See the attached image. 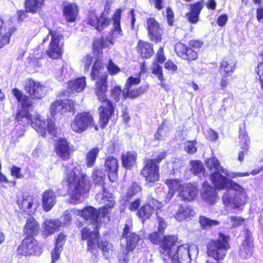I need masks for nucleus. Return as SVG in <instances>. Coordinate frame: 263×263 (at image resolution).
<instances>
[{
	"label": "nucleus",
	"mask_w": 263,
	"mask_h": 263,
	"mask_svg": "<svg viewBox=\"0 0 263 263\" xmlns=\"http://www.w3.org/2000/svg\"><path fill=\"white\" fill-rule=\"evenodd\" d=\"M99 151L98 147H95L87 153L86 156V163L88 167L93 166Z\"/></svg>",
	"instance_id": "43"
},
{
	"label": "nucleus",
	"mask_w": 263,
	"mask_h": 263,
	"mask_svg": "<svg viewBox=\"0 0 263 263\" xmlns=\"http://www.w3.org/2000/svg\"><path fill=\"white\" fill-rule=\"evenodd\" d=\"M45 0H26L25 9L27 12L35 13L40 11L44 5Z\"/></svg>",
	"instance_id": "35"
},
{
	"label": "nucleus",
	"mask_w": 263,
	"mask_h": 263,
	"mask_svg": "<svg viewBox=\"0 0 263 263\" xmlns=\"http://www.w3.org/2000/svg\"><path fill=\"white\" fill-rule=\"evenodd\" d=\"M165 184L169 188V192L166 196L168 200L174 196V191L178 190L179 192L180 187L182 185L179 180L172 179L166 180L165 181Z\"/></svg>",
	"instance_id": "39"
},
{
	"label": "nucleus",
	"mask_w": 263,
	"mask_h": 263,
	"mask_svg": "<svg viewBox=\"0 0 263 263\" xmlns=\"http://www.w3.org/2000/svg\"><path fill=\"white\" fill-rule=\"evenodd\" d=\"M205 165L211 171L215 172L212 174L211 176V180H212V176L214 174L218 173L221 175L219 172L221 173V168H223L220 165L218 160L215 157H212L208 159L205 162ZM212 182H213V181Z\"/></svg>",
	"instance_id": "40"
},
{
	"label": "nucleus",
	"mask_w": 263,
	"mask_h": 263,
	"mask_svg": "<svg viewBox=\"0 0 263 263\" xmlns=\"http://www.w3.org/2000/svg\"><path fill=\"white\" fill-rule=\"evenodd\" d=\"M132 226V220L130 219H128L125 225V227L123 229V232L122 234V236L124 238H127V236H128L130 233H132L130 232L131 228Z\"/></svg>",
	"instance_id": "62"
},
{
	"label": "nucleus",
	"mask_w": 263,
	"mask_h": 263,
	"mask_svg": "<svg viewBox=\"0 0 263 263\" xmlns=\"http://www.w3.org/2000/svg\"><path fill=\"white\" fill-rule=\"evenodd\" d=\"M103 177L104 176L100 170H95L93 174V181L95 183H100L102 184V182L103 180Z\"/></svg>",
	"instance_id": "59"
},
{
	"label": "nucleus",
	"mask_w": 263,
	"mask_h": 263,
	"mask_svg": "<svg viewBox=\"0 0 263 263\" xmlns=\"http://www.w3.org/2000/svg\"><path fill=\"white\" fill-rule=\"evenodd\" d=\"M200 194L202 200L210 205L214 204L218 199L216 191L208 182L203 183Z\"/></svg>",
	"instance_id": "20"
},
{
	"label": "nucleus",
	"mask_w": 263,
	"mask_h": 263,
	"mask_svg": "<svg viewBox=\"0 0 263 263\" xmlns=\"http://www.w3.org/2000/svg\"><path fill=\"white\" fill-rule=\"evenodd\" d=\"M62 102L63 111L65 113L67 111H73L74 110V104L73 102L70 100L61 101Z\"/></svg>",
	"instance_id": "52"
},
{
	"label": "nucleus",
	"mask_w": 263,
	"mask_h": 263,
	"mask_svg": "<svg viewBox=\"0 0 263 263\" xmlns=\"http://www.w3.org/2000/svg\"><path fill=\"white\" fill-rule=\"evenodd\" d=\"M126 239V247L125 251H127V253H128L129 251H133L135 248L140 240V237L136 233H130Z\"/></svg>",
	"instance_id": "41"
},
{
	"label": "nucleus",
	"mask_w": 263,
	"mask_h": 263,
	"mask_svg": "<svg viewBox=\"0 0 263 263\" xmlns=\"http://www.w3.org/2000/svg\"><path fill=\"white\" fill-rule=\"evenodd\" d=\"M229 238V237L220 234L217 239L210 241L207 245L208 256L213 259L223 260L230 248Z\"/></svg>",
	"instance_id": "9"
},
{
	"label": "nucleus",
	"mask_w": 263,
	"mask_h": 263,
	"mask_svg": "<svg viewBox=\"0 0 263 263\" xmlns=\"http://www.w3.org/2000/svg\"><path fill=\"white\" fill-rule=\"evenodd\" d=\"M15 30V29L11 28L5 34L0 36V49L9 43L10 37Z\"/></svg>",
	"instance_id": "48"
},
{
	"label": "nucleus",
	"mask_w": 263,
	"mask_h": 263,
	"mask_svg": "<svg viewBox=\"0 0 263 263\" xmlns=\"http://www.w3.org/2000/svg\"><path fill=\"white\" fill-rule=\"evenodd\" d=\"M107 79V74L102 75L101 78L96 82L95 91L98 100L102 103L98 109L99 123L102 128H104L107 125L109 119L115 111V107L112 102L106 98L108 89Z\"/></svg>",
	"instance_id": "6"
},
{
	"label": "nucleus",
	"mask_w": 263,
	"mask_h": 263,
	"mask_svg": "<svg viewBox=\"0 0 263 263\" xmlns=\"http://www.w3.org/2000/svg\"><path fill=\"white\" fill-rule=\"evenodd\" d=\"M62 226V223L57 219H47L44 223V233L50 235Z\"/></svg>",
	"instance_id": "37"
},
{
	"label": "nucleus",
	"mask_w": 263,
	"mask_h": 263,
	"mask_svg": "<svg viewBox=\"0 0 263 263\" xmlns=\"http://www.w3.org/2000/svg\"><path fill=\"white\" fill-rule=\"evenodd\" d=\"M73 73L72 68L67 64L62 66V69L57 73V79L59 81H64L68 79Z\"/></svg>",
	"instance_id": "42"
},
{
	"label": "nucleus",
	"mask_w": 263,
	"mask_h": 263,
	"mask_svg": "<svg viewBox=\"0 0 263 263\" xmlns=\"http://www.w3.org/2000/svg\"><path fill=\"white\" fill-rule=\"evenodd\" d=\"M63 107L61 100L52 103L50 108L51 116H54L57 114H63Z\"/></svg>",
	"instance_id": "45"
},
{
	"label": "nucleus",
	"mask_w": 263,
	"mask_h": 263,
	"mask_svg": "<svg viewBox=\"0 0 263 263\" xmlns=\"http://www.w3.org/2000/svg\"><path fill=\"white\" fill-rule=\"evenodd\" d=\"M122 91L121 88L119 86H115L111 92V96L112 98L116 101L120 100V95Z\"/></svg>",
	"instance_id": "61"
},
{
	"label": "nucleus",
	"mask_w": 263,
	"mask_h": 263,
	"mask_svg": "<svg viewBox=\"0 0 263 263\" xmlns=\"http://www.w3.org/2000/svg\"><path fill=\"white\" fill-rule=\"evenodd\" d=\"M199 221L201 226L204 229L212 226H217L219 224V222L217 220H211L202 216L200 217Z\"/></svg>",
	"instance_id": "47"
},
{
	"label": "nucleus",
	"mask_w": 263,
	"mask_h": 263,
	"mask_svg": "<svg viewBox=\"0 0 263 263\" xmlns=\"http://www.w3.org/2000/svg\"><path fill=\"white\" fill-rule=\"evenodd\" d=\"M78 14L77 6L74 3H66L64 5V14L68 22H73Z\"/></svg>",
	"instance_id": "30"
},
{
	"label": "nucleus",
	"mask_w": 263,
	"mask_h": 263,
	"mask_svg": "<svg viewBox=\"0 0 263 263\" xmlns=\"http://www.w3.org/2000/svg\"><path fill=\"white\" fill-rule=\"evenodd\" d=\"M16 121L24 126L30 124L31 126L42 137H46L47 134L55 136L57 128L52 121L45 120L39 114L31 116L28 110H20L17 112Z\"/></svg>",
	"instance_id": "5"
},
{
	"label": "nucleus",
	"mask_w": 263,
	"mask_h": 263,
	"mask_svg": "<svg viewBox=\"0 0 263 263\" xmlns=\"http://www.w3.org/2000/svg\"><path fill=\"white\" fill-rule=\"evenodd\" d=\"M122 10L118 9L115 13L113 20L114 29L112 34L108 35L106 37L102 36L100 40H96L93 44V48L95 53L97 52L98 54H102V49L104 48H109L110 45H113L115 43V38L122 35V30L120 28V18ZM98 58L100 57L98 55Z\"/></svg>",
	"instance_id": "7"
},
{
	"label": "nucleus",
	"mask_w": 263,
	"mask_h": 263,
	"mask_svg": "<svg viewBox=\"0 0 263 263\" xmlns=\"http://www.w3.org/2000/svg\"><path fill=\"white\" fill-rule=\"evenodd\" d=\"M42 249L37 244V241L32 237L25 238L18 247L17 252L22 255H30L39 254L41 253Z\"/></svg>",
	"instance_id": "12"
},
{
	"label": "nucleus",
	"mask_w": 263,
	"mask_h": 263,
	"mask_svg": "<svg viewBox=\"0 0 263 263\" xmlns=\"http://www.w3.org/2000/svg\"><path fill=\"white\" fill-rule=\"evenodd\" d=\"M62 248H58L55 247V248L53 251L52 252L51 256H52V262L51 263H54L55 261L59 259L60 257V255L62 251Z\"/></svg>",
	"instance_id": "63"
},
{
	"label": "nucleus",
	"mask_w": 263,
	"mask_h": 263,
	"mask_svg": "<svg viewBox=\"0 0 263 263\" xmlns=\"http://www.w3.org/2000/svg\"><path fill=\"white\" fill-rule=\"evenodd\" d=\"M167 136V129L163 125L159 126L157 133L155 135L154 138L157 140L164 139Z\"/></svg>",
	"instance_id": "51"
},
{
	"label": "nucleus",
	"mask_w": 263,
	"mask_h": 263,
	"mask_svg": "<svg viewBox=\"0 0 263 263\" xmlns=\"http://www.w3.org/2000/svg\"><path fill=\"white\" fill-rule=\"evenodd\" d=\"M86 86V78L84 77L78 78L74 81H70L67 84V87L69 92L72 93L82 92Z\"/></svg>",
	"instance_id": "31"
},
{
	"label": "nucleus",
	"mask_w": 263,
	"mask_h": 263,
	"mask_svg": "<svg viewBox=\"0 0 263 263\" xmlns=\"http://www.w3.org/2000/svg\"><path fill=\"white\" fill-rule=\"evenodd\" d=\"M236 61L233 57L224 58L220 63L219 72L221 76H231L235 71Z\"/></svg>",
	"instance_id": "25"
},
{
	"label": "nucleus",
	"mask_w": 263,
	"mask_h": 263,
	"mask_svg": "<svg viewBox=\"0 0 263 263\" xmlns=\"http://www.w3.org/2000/svg\"><path fill=\"white\" fill-rule=\"evenodd\" d=\"M152 73L155 75L159 80L164 81V78L163 74L162 68L157 62H154L152 67Z\"/></svg>",
	"instance_id": "46"
},
{
	"label": "nucleus",
	"mask_w": 263,
	"mask_h": 263,
	"mask_svg": "<svg viewBox=\"0 0 263 263\" xmlns=\"http://www.w3.org/2000/svg\"><path fill=\"white\" fill-rule=\"evenodd\" d=\"M141 190V187L137 183H133L127 191V196L128 197H132L137 193L140 192Z\"/></svg>",
	"instance_id": "53"
},
{
	"label": "nucleus",
	"mask_w": 263,
	"mask_h": 263,
	"mask_svg": "<svg viewBox=\"0 0 263 263\" xmlns=\"http://www.w3.org/2000/svg\"><path fill=\"white\" fill-rule=\"evenodd\" d=\"M140 81L139 75L138 77L134 78L130 77L127 79L125 84V87L122 91V96L124 99L127 98L131 99L136 98L144 92L141 87L135 89H131L132 85H138L140 83Z\"/></svg>",
	"instance_id": "18"
},
{
	"label": "nucleus",
	"mask_w": 263,
	"mask_h": 263,
	"mask_svg": "<svg viewBox=\"0 0 263 263\" xmlns=\"http://www.w3.org/2000/svg\"><path fill=\"white\" fill-rule=\"evenodd\" d=\"M165 236H163L162 238L160 237V235L157 232H155L149 234V239L150 241L154 244H159L161 247V243ZM161 248L160 249V250Z\"/></svg>",
	"instance_id": "55"
},
{
	"label": "nucleus",
	"mask_w": 263,
	"mask_h": 263,
	"mask_svg": "<svg viewBox=\"0 0 263 263\" xmlns=\"http://www.w3.org/2000/svg\"><path fill=\"white\" fill-rule=\"evenodd\" d=\"M175 49L177 54L183 59L192 61L196 60L198 58L196 51L193 50L190 46L187 47L181 43H177Z\"/></svg>",
	"instance_id": "22"
},
{
	"label": "nucleus",
	"mask_w": 263,
	"mask_h": 263,
	"mask_svg": "<svg viewBox=\"0 0 263 263\" xmlns=\"http://www.w3.org/2000/svg\"><path fill=\"white\" fill-rule=\"evenodd\" d=\"M107 68L109 73L111 75L116 74L120 71V68L116 65L111 60H109Z\"/></svg>",
	"instance_id": "57"
},
{
	"label": "nucleus",
	"mask_w": 263,
	"mask_h": 263,
	"mask_svg": "<svg viewBox=\"0 0 263 263\" xmlns=\"http://www.w3.org/2000/svg\"><path fill=\"white\" fill-rule=\"evenodd\" d=\"M119 164L117 159L113 156L107 157L105 161L104 168L111 182L116 180Z\"/></svg>",
	"instance_id": "23"
},
{
	"label": "nucleus",
	"mask_w": 263,
	"mask_h": 263,
	"mask_svg": "<svg viewBox=\"0 0 263 263\" xmlns=\"http://www.w3.org/2000/svg\"><path fill=\"white\" fill-rule=\"evenodd\" d=\"M229 219L231 225L233 227H237L240 225L244 222L245 220V219L241 217L237 216H231L229 218Z\"/></svg>",
	"instance_id": "58"
},
{
	"label": "nucleus",
	"mask_w": 263,
	"mask_h": 263,
	"mask_svg": "<svg viewBox=\"0 0 263 263\" xmlns=\"http://www.w3.org/2000/svg\"><path fill=\"white\" fill-rule=\"evenodd\" d=\"M109 9V8H107L106 6L103 12L99 18L97 16L95 12H90L88 19V24L95 27V28L98 31L103 30V29L107 27L110 23V20L106 17Z\"/></svg>",
	"instance_id": "17"
},
{
	"label": "nucleus",
	"mask_w": 263,
	"mask_h": 263,
	"mask_svg": "<svg viewBox=\"0 0 263 263\" xmlns=\"http://www.w3.org/2000/svg\"><path fill=\"white\" fill-rule=\"evenodd\" d=\"M256 71L259 77L260 81L262 84V86H263V62L259 63L257 68L256 69Z\"/></svg>",
	"instance_id": "64"
},
{
	"label": "nucleus",
	"mask_w": 263,
	"mask_h": 263,
	"mask_svg": "<svg viewBox=\"0 0 263 263\" xmlns=\"http://www.w3.org/2000/svg\"><path fill=\"white\" fill-rule=\"evenodd\" d=\"M94 125L92 116L88 112L78 114L71 123V128L77 133H81L89 126Z\"/></svg>",
	"instance_id": "11"
},
{
	"label": "nucleus",
	"mask_w": 263,
	"mask_h": 263,
	"mask_svg": "<svg viewBox=\"0 0 263 263\" xmlns=\"http://www.w3.org/2000/svg\"><path fill=\"white\" fill-rule=\"evenodd\" d=\"M142 175L145 178L146 182L152 185L153 183L159 179V166L154 160H147L141 171Z\"/></svg>",
	"instance_id": "14"
},
{
	"label": "nucleus",
	"mask_w": 263,
	"mask_h": 263,
	"mask_svg": "<svg viewBox=\"0 0 263 263\" xmlns=\"http://www.w3.org/2000/svg\"><path fill=\"white\" fill-rule=\"evenodd\" d=\"M104 68L102 65V62L100 59H97L95 62L92 66V70L91 72V77L93 80L97 79H100L102 75L107 74L103 73V71Z\"/></svg>",
	"instance_id": "38"
},
{
	"label": "nucleus",
	"mask_w": 263,
	"mask_h": 263,
	"mask_svg": "<svg viewBox=\"0 0 263 263\" xmlns=\"http://www.w3.org/2000/svg\"><path fill=\"white\" fill-rule=\"evenodd\" d=\"M50 38V43L48 50L47 51V55L52 59H57L61 55L63 43L61 41L63 35L57 31L49 29V33L43 40L45 43Z\"/></svg>",
	"instance_id": "10"
},
{
	"label": "nucleus",
	"mask_w": 263,
	"mask_h": 263,
	"mask_svg": "<svg viewBox=\"0 0 263 263\" xmlns=\"http://www.w3.org/2000/svg\"><path fill=\"white\" fill-rule=\"evenodd\" d=\"M12 92L18 103L23 108V110H27V108L31 106L32 101L28 96L23 95V92L17 88L12 89Z\"/></svg>",
	"instance_id": "32"
},
{
	"label": "nucleus",
	"mask_w": 263,
	"mask_h": 263,
	"mask_svg": "<svg viewBox=\"0 0 263 263\" xmlns=\"http://www.w3.org/2000/svg\"><path fill=\"white\" fill-rule=\"evenodd\" d=\"M137 153L135 152H128L122 156L123 166L128 169L131 168L136 162Z\"/></svg>",
	"instance_id": "36"
},
{
	"label": "nucleus",
	"mask_w": 263,
	"mask_h": 263,
	"mask_svg": "<svg viewBox=\"0 0 263 263\" xmlns=\"http://www.w3.org/2000/svg\"><path fill=\"white\" fill-rule=\"evenodd\" d=\"M203 7V3L201 2L190 6V11L186 14V17L190 23L196 24L198 22L199 15Z\"/></svg>",
	"instance_id": "28"
},
{
	"label": "nucleus",
	"mask_w": 263,
	"mask_h": 263,
	"mask_svg": "<svg viewBox=\"0 0 263 263\" xmlns=\"http://www.w3.org/2000/svg\"><path fill=\"white\" fill-rule=\"evenodd\" d=\"M240 140V144L241 148L245 151L247 152L249 147V138L247 135H241L239 136Z\"/></svg>",
	"instance_id": "54"
},
{
	"label": "nucleus",
	"mask_w": 263,
	"mask_h": 263,
	"mask_svg": "<svg viewBox=\"0 0 263 263\" xmlns=\"http://www.w3.org/2000/svg\"><path fill=\"white\" fill-rule=\"evenodd\" d=\"M192 172L196 175L202 173L204 170L202 163L199 161H193L191 162Z\"/></svg>",
	"instance_id": "49"
},
{
	"label": "nucleus",
	"mask_w": 263,
	"mask_h": 263,
	"mask_svg": "<svg viewBox=\"0 0 263 263\" xmlns=\"http://www.w3.org/2000/svg\"><path fill=\"white\" fill-rule=\"evenodd\" d=\"M178 238L175 235L164 237L161 243V255L165 263H190L191 261L190 246L184 244L175 249Z\"/></svg>",
	"instance_id": "4"
},
{
	"label": "nucleus",
	"mask_w": 263,
	"mask_h": 263,
	"mask_svg": "<svg viewBox=\"0 0 263 263\" xmlns=\"http://www.w3.org/2000/svg\"><path fill=\"white\" fill-rule=\"evenodd\" d=\"M197 142L196 141H189L184 144V149L186 152L189 154H195L197 151L196 145Z\"/></svg>",
	"instance_id": "50"
},
{
	"label": "nucleus",
	"mask_w": 263,
	"mask_h": 263,
	"mask_svg": "<svg viewBox=\"0 0 263 263\" xmlns=\"http://www.w3.org/2000/svg\"><path fill=\"white\" fill-rule=\"evenodd\" d=\"M55 152L57 155L63 160L69 158L71 152L69 143L65 139L60 138L55 145Z\"/></svg>",
	"instance_id": "27"
},
{
	"label": "nucleus",
	"mask_w": 263,
	"mask_h": 263,
	"mask_svg": "<svg viewBox=\"0 0 263 263\" xmlns=\"http://www.w3.org/2000/svg\"><path fill=\"white\" fill-rule=\"evenodd\" d=\"M221 173L226 176L231 177L235 178L237 177H245L249 176V173H229L227 170L221 168Z\"/></svg>",
	"instance_id": "56"
},
{
	"label": "nucleus",
	"mask_w": 263,
	"mask_h": 263,
	"mask_svg": "<svg viewBox=\"0 0 263 263\" xmlns=\"http://www.w3.org/2000/svg\"><path fill=\"white\" fill-rule=\"evenodd\" d=\"M78 210L75 209H70L65 211L62 217L63 222H61L62 226L70 222L73 217L78 216Z\"/></svg>",
	"instance_id": "44"
},
{
	"label": "nucleus",
	"mask_w": 263,
	"mask_h": 263,
	"mask_svg": "<svg viewBox=\"0 0 263 263\" xmlns=\"http://www.w3.org/2000/svg\"><path fill=\"white\" fill-rule=\"evenodd\" d=\"M17 202L19 207L24 212L29 214H34L39 206L37 199L31 195H22L18 197Z\"/></svg>",
	"instance_id": "16"
},
{
	"label": "nucleus",
	"mask_w": 263,
	"mask_h": 263,
	"mask_svg": "<svg viewBox=\"0 0 263 263\" xmlns=\"http://www.w3.org/2000/svg\"><path fill=\"white\" fill-rule=\"evenodd\" d=\"M25 89L34 100H40L46 95V88L41 82L33 79L28 80L25 85Z\"/></svg>",
	"instance_id": "13"
},
{
	"label": "nucleus",
	"mask_w": 263,
	"mask_h": 263,
	"mask_svg": "<svg viewBox=\"0 0 263 263\" xmlns=\"http://www.w3.org/2000/svg\"><path fill=\"white\" fill-rule=\"evenodd\" d=\"M96 199L100 203L104 204V206L98 211L92 206H86L83 210L78 211V216L86 220H90L92 223L95 224V229L98 230L102 222L106 223L109 221V211L115 206L116 202L112 194L104 189L102 192L96 195Z\"/></svg>",
	"instance_id": "2"
},
{
	"label": "nucleus",
	"mask_w": 263,
	"mask_h": 263,
	"mask_svg": "<svg viewBox=\"0 0 263 263\" xmlns=\"http://www.w3.org/2000/svg\"><path fill=\"white\" fill-rule=\"evenodd\" d=\"M137 49L142 58H149L154 53L151 44L147 42L140 41L138 44Z\"/></svg>",
	"instance_id": "34"
},
{
	"label": "nucleus",
	"mask_w": 263,
	"mask_h": 263,
	"mask_svg": "<svg viewBox=\"0 0 263 263\" xmlns=\"http://www.w3.org/2000/svg\"><path fill=\"white\" fill-rule=\"evenodd\" d=\"M40 224L33 217L29 218L24 227V232L30 236L36 235L39 231Z\"/></svg>",
	"instance_id": "33"
},
{
	"label": "nucleus",
	"mask_w": 263,
	"mask_h": 263,
	"mask_svg": "<svg viewBox=\"0 0 263 263\" xmlns=\"http://www.w3.org/2000/svg\"><path fill=\"white\" fill-rule=\"evenodd\" d=\"M163 206V203L154 199L151 195H148L147 199V204L142 206L138 211L137 215L142 219L149 218L154 210H157Z\"/></svg>",
	"instance_id": "15"
},
{
	"label": "nucleus",
	"mask_w": 263,
	"mask_h": 263,
	"mask_svg": "<svg viewBox=\"0 0 263 263\" xmlns=\"http://www.w3.org/2000/svg\"><path fill=\"white\" fill-rule=\"evenodd\" d=\"M198 194L196 186L192 183L183 184L180 187L179 196L185 201L193 200Z\"/></svg>",
	"instance_id": "21"
},
{
	"label": "nucleus",
	"mask_w": 263,
	"mask_h": 263,
	"mask_svg": "<svg viewBox=\"0 0 263 263\" xmlns=\"http://www.w3.org/2000/svg\"><path fill=\"white\" fill-rule=\"evenodd\" d=\"M165 60L163 48L160 47L156 54V61L154 62H157V63H159L162 64Z\"/></svg>",
	"instance_id": "60"
},
{
	"label": "nucleus",
	"mask_w": 263,
	"mask_h": 263,
	"mask_svg": "<svg viewBox=\"0 0 263 263\" xmlns=\"http://www.w3.org/2000/svg\"><path fill=\"white\" fill-rule=\"evenodd\" d=\"M253 242L251 237L247 234L239 249V254L243 258H248L253 254Z\"/></svg>",
	"instance_id": "29"
},
{
	"label": "nucleus",
	"mask_w": 263,
	"mask_h": 263,
	"mask_svg": "<svg viewBox=\"0 0 263 263\" xmlns=\"http://www.w3.org/2000/svg\"><path fill=\"white\" fill-rule=\"evenodd\" d=\"M196 215L193 208L191 206L180 205L174 215V217L178 221L191 219Z\"/></svg>",
	"instance_id": "26"
},
{
	"label": "nucleus",
	"mask_w": 263,
	"mask_h": 263,
	"mask_svg": "<svg viewBox=\"0 0 263 263\" xmlns=\"http://www.w3.org/2000/svg\"><path fill=\"white\" fill-rule=\"evenodd\" d=\"M146 28L151 41L155 42L161 41L163 30L159 23L154 18L149 17L147 19Z\"/></svg>",
	"instance_id": "19"
},
{
	"label": "nucleus",
	"mask_w": 263,
	"mask_h": 263,
	"mask_svg": "<svg viewBox=\"0 0 263 263\" xmlns=\"http://www.w3.org/2000/svg\"><path fill=\"white\" fill-rule=\"evenodd\" d=\"M212 180L217 189H230L231 191H227L222 198L226 206L232 209H243L248 199L245 189L218 173L212 176Z\"/></svg>",
	"instance_id": "1"
},
{
	"label": "nucleus",
	"mask_w": 263,
	"mask_h": 263,
	"mask_svg": "<svg viewBox=\"0 0 263 263\" xmlns=\"http://www.w3.org/2000/svg\"><path fill=\"white\" fill-rule=\"evenodd\" d=\"M63 183L67 184L68 193L73 202L80 201L90 190L88 177L81 172L79 165L67 167L64 175Z\"/></svg>",
	"instance_id": "3"
},
{
	"label": "nucleus",
	"mask_w": 263,
	"mask_h": 263,
	"mask_svg": "<svg viewBox=\"0 0 263 263\" xmlns=\"http://www.w3.org/2000/svg\"><path fill=\"white\" fill-rule=\"evenodd\" d=\"M81 238L87 240V250L93 252L98 247L105 257L108 258L112 253V245L107 241H99V236L97 231L91 232L88 228H84L81 231Z\"/></svg>",
	"instance_id": "8"
},
{
	"label": "nucleus",
	"mask_w": 263,
	"mask_h": 263,
	"mask_svg": "<svg viewBox=\"0 0 263 263\" xmlns=\"http://www.w3.org/2000/svg\"><path fill=\"white\" fill-rule=\"evenodd\" d=\"M57 203V195L52 190H45L42 195V205L45 212L50 211Z\"/></svg>",
	"instance_id": "24"
}]
</instances>
